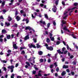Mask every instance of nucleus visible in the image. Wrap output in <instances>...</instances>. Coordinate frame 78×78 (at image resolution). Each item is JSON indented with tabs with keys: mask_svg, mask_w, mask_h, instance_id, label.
Returning <instances> with one entry per match:
<instances>
[{
	"mask_svg": "<svg viewBox=\"0 0 78 78\" xmlns=\"http://www.w3.org/2000/svg\"><path fill=\"white\" fill-rule=\"evenodd\" d=\"M58 2H59V0H57L55 2V3L54 4V7L52 9V10L54 12H56V10H57V8L56 6L58 5Z\"/></svg>",
	"mask_w": 78,
	"mask_h": 78,
	"instance_id": "nucleus-1",
	"label": "nucleus"
},
{
	"mask_svg": "<svg viewBox=\"0 0 78 78\" xmlns=\"http://www.w3.org/2000/svg\"><path fill=\"white\" fill-rule=\"evenodd\" d=\"M45 46L46 47V48L48 50H49L50 51H52L53 50V48L52 47H49L47 44H45Z\"/></svg>",
	"mask_w": 78,
	"mask_h": 78,
	"instance_id": "nucleus-2",
	"label": "nucleus"
},
{
	"mask_svg": "<svg viewBox=\"0 0 78 78\" xmlns=\"http://www.w3.org/2000/svg\"><path fill=\"white\" fill-rule=\"evenodd\" d=\"M78 9V8L76 7L72 8V9H68V11H69V13H70V12H73V10H74V9Z\"/></svg>",
	"mask_w": 78,
	"mask_h": 78,
	"instance_id": "nucleus-3",
	"label": "nucleus"
},
{
	"mask_svg": "<svg viewBox=\"0 0 78 78\" xmlns=\"http://www.w3.org/2000/svg\"><path fill=\"white\" fill-rule=\"evenodd\" d=\"M67 12H64V15L63 16V18L64 19H66V17H67V15H66V14H67Z\"/></svg>",
	"mask_w": 78,
	"mask_h": 78,
	"instance_id": "nucleus-4",
	"label": "nucleus"
},
{
	"mask_svg": "<svg viewBox=\"0 0 78 78\" xmlns=\"http://www.w3.org/2000/svg\"><path fill=\"white\" fill-rule=\"evenodd\" d=\"M28 46L30 48H32V47H33V48H36V47L35 45L31 44H29Z\"/></svg>",
	"mask_w": 78,
	"mask_h": 78,
	"instance_id": "nucleus-5",
	"label": "nucleus"
},
{
	"mask_svg": "<svg viewBox=\"0 0 78 78\" xmlns=\"http://www.w3.org/2000/svg\"><path fill=\"white\" fill-rule=\"evenodd\" d=\"M44 16L45 18V19H46L47 20H50V19H51V18H48V15H47V14H44Z\"/></svg>",
	"mask_w": 78,
	"mask_h": 78,
	"instance_id": "nucleus-6",
	"label": "nucleus"
},
{
	"mask_svg": "<svg viewBox=\"0 0 78 78\" xmlns=\"http://www.w3.org/2000/svg\"><path fill=\"white\" fill-rule=\"evenodd\" d=\"M14 68V66H10L8 67V69H13Z\"/></svg>",
	"mask_w": 78,
	"mask_h": 78,
	"instance_id": "nucleus-7",
	"label": "nucleus"
},
{
	"mask_svg": "<svg viewBox=\"0 0 78 78\" xmlns=\"http://www.w3.org/2000/svg\"><path fill=\"white\" fill-rule=\"evenodd\" d=\"M13 47H14V48L15 49H17V46H16V44H15V42H13Z\"/></svg>",
	"mask_w": 78,
	"mask_h": 78,
	"instance_id": "nucleus-8",
	"label": "nucleus"
},
{
	"mask_svg": "<svg viewBox=\"0 0 78 78\" xmlns=\"http://www.w3.org/2000/svg\"><path fill=\"white\" fill-rule=\"evenodd\" d=\"M40 24L41 26H42V25H41V23H42L43 25H46V23L45 22V21H40Z\"/></svg>",
	"mask_w": 78,
	"mask_h": 78,
	"instance_id": "nucleus-9",
	"label": "nucleus"
},
{
	"mask_svg": "<svg viewBox=\"0 0 78 78\" xmlns=\"http://www.w3.org/2000/svg\"><path fill=\"white\" fill-rule=\"evenodd\" d=\"M29 38H30V37H29V35H28L26 36L24 38V40H25V41H27V39H29Z\"/></svg>",
	"mask_w": 78,
	"mask_h": 78,
	"instance_id": "nucleus-10",
	"label": "nucleus"
},
{
	"mask_svg": "<svg viewBox=\"0 0 78 78\" xmlns=\"http://www.w3.org/2000/svg\"><path fill=\"white\" fill-rule=\"evenodd\" d=\"M8 20H9V22H11V20H12V18H11V17H10V16H9L8 17Z\"/></svg>",
	"mask_w": 78,
	"mask_h": 78,
	"instance_id": "nucleus-11",
	"label": "nucleus"
},
{
	"mask_svg": "<svg viewBox=\"0 0 78 78\" xmlns=\"http://www.w3.org/2000/svg\"><path fill=\"white\" fill-rule=\"evenodd\" d=\"M16 19L17 21H19L21 19L20 17H19V16H17Z\"/></svg>",
	"mask_w": 78,
	"mask_h": 78,
	"instance_id": "nucleus-12",
	"label": "nucleus"
},
{
	"mask_svg": "<svg viewBox=\"0 0 78 78\" xmlns=\"http://www.w3.org/2000/svg\"><path fill=\"white\" fill-rule=\"evenodd\" d=\"M5 25L7 27H9L10 25V23H7V22H5Z\"/></svg>",
	"mask_w": 78,
	"mask_h": 78,
	"instance_id": "nucleus-13",
	"label": "nucleus"
},
{
	"mask_svg": "<svg viewBox=\"0 0 78 78\" xmlns=\"http://www.w3.org/2000/svg\"><path fill=\"white\" fill-rule=\"evenodd\" d=\"M57 51H58V53L61 55V54H63V52H61L60 50H57Z\"/></svg>",
	"mask_w": 78,
	"mask_h": 78,
	"instance_id": "nucleus-14",
	"label": "nucleus"
},
{
	"mask_svg": "<svg viewBox=\"0 0 78 78\" xmlns=\"http://www.w3.org/2000/svg\"><path fill=\"white\" fill-rule=\"evenodd\" d=\"M25 30H31V28H30V27H26V29Z\"/></svg>",
	"mask_w": 78,
	"mask_h": 78,
	"instance_id": "nucleus-15",
	"label": "nucleus"
},
{
	"mask_svg": "<svg viewBox=\"0 0 78 78\" xmlns=\"http://www.w3.org/2000/svg\"><path fill=\"white\" fill-rule=\"evenodd\" d=\"M68 67H69V66L67 65H64L63 67V68L64 69H66L67 68H68Z\"/></svg>",
	"mask_w": 78,
	"mask_h": 78,
	"instance_id": "nucleus-16",
	"label": "nucleus"
},
{
	"mask_svg": "<svg viewBox=\"0 0 78 78\" xmlns=\"http://www.w3.org/2000/svg\"><path fill=\"white\" fill-rule=\"evenodd\" d=\"M61 75H62V76H64V75H66V72L63 71Z\"/></svg>",
	"mask_w": 78,
	"mask_h": 78,
	"instance_id": "nucleus-17",
	"label": "nucleus"
},
{
	"mask_svg": "<svg viewBox=\"0 0 78 78\" xmlns=\"http://www.w3.org/2000/svg\"><path fill=\"white\" fill-rule=\"evenodd\" d=\"M63 30H68L67 29V27H66V26H65L63 28Z\"/></svg>",
	"mask_w": 78,
	"mask_h": 78,
	"instance_id": "nucleus-18",
	"label": "nucleus"
},
{
	"mask_svg": "<svg viewBox=\"0 0 78 78\" xmlns=\"http://www.w3.org/2000/svg\"><path fill=\"white\" fill-rule=\"evenodd\" d=\"M2 33H6V31L5 30H2Z\"/></svg>",
	"mask_w": 78,
	"mask_h": 78,
	"instance_id": "nucleus-19",
	"label": "nucleus"
},
{
	"mask_svg": "<svg viewBox=\"0 0 78 78\" xmlns=\"http://www.w3.org/2000/svg\"><path fill=\"white\" fill-rule=\"evenodd\" d=\"M11 37V35H9L7 36V38L8 39H9Z\"/></svg>",
	"mask_w": 78,
	"mask_h": 78,
	"instance_id": "nucleus-20",
	"label": "nucleus"
},
{
	"mask_svg": "<svg viewBox=\"0 0 78 78\" xmlns=\"http://www.w3.org/2000/svg\"><path fill=\"white\" fill-rule=\"evenodd\" d=\"M26 63L27 65H28V66H30V64L29 62H27Z\"/></svg>",
	"mask_w": 78,
	"mask_h": 78,
	"instance_id": "nucleus-21",
	"label": "nucleus"
},
{
	"mask_svg": "<svg viewBox=\"0 0 78 78\" xmlns=\"http://www.w3.org/2000/svg\"><path fill=\"white\" fill-rule=\"evenodd\" d=\"M38 53L40 55H42V51H39Z\"/></svg>",
	"mask_w": 78,
	"mask_h": 78,
	"instance_id": "nucleus-22",
	"label": "nucleus"
},
{
	"mask_svg": "<svg viewBox=\"0 0 78 78\" xmlns=\"http://www.w3.org/2000/svg\"><path fill=\"white\" fill-rule=\"evenodd\" d=\"M36 71L33 70L32 71V74L34 75H35V74H36Z\"/></svg>",
	"mask_w": 78,
	"mask_h": 78,
	"instance_id": "nucleus-23",
	"label": "nucleus"
},
{
	"mask_svg": "<svg viewBox=\"0 0 78 78\" xmlns=\"http://www.w3.org/2000/svg\"><path fill=\"white\" fill-rule=\"evenodd\" d=\"M39 61L41 62H43L44 61V59H43L42 58H41L40 59Z\"/></svg>",
	"mask_w": 78,
	"mask_h": 78,
	"instance_id": "nucleus-24",
	"label": "nucleus"
},
{
	"mask_svg": "<svg viewBox=\"0 0 78 78\" xmlns=\"http://www.w3.org/2000/svg\"><path fill=\"white\" fill-rule=\"evenodd\" d=\"M50 38L51 40V41H54L55 40V38L54 37H50Z\"/></svg>",
	"mask_w": 78,
	"mask_h": 78,
	"instance_id": "nucleus-25",
	"label": "nucleus"
},
{
	"mask_svg": "<svg viewBox=\"0 0 78 78\" xmlns=\"http://www.w3.org/2000/svg\"><path fill=\"white\" fill-rule=\"evenodd\" d=\"M5 2H3L2 3V6H3L4 5H5Z\"/></svg>",
	"mask_w": 78,
	"mask_h": 78,
	"instance_id": "nucleus-26",
	"label": "nucleus"
},
{
	"mask_svg": "<svg viewBox=\"0 0 78 78\" xmlns=\"http://www.w3.org/2000/svg\"><path fill=\"white\" fill-rule=\"evenodd\" d=\"M40 47V45H39V44H37V48H39Z\"/></svg>",
	"mask_w": 78,
	"mask_h": 78,
	"instance_id": "nucleus-27",
	"label": "nucleus"
},
{
	"mask_svg": "<svg viewBox=\"0 0 78 78\" xmlns=\"http://www.w3.org/2000/svg\"><path fill=\"white\" fill-rule=\"evenodd\" d=\"M2 62L3 63H6L7 62V61L6 60L2 61Z\"/></svg>",
	"mask_w": 78,
	"mask_h": 78,
	"instance_id": "nucleus-28",
	"label": "nucleus"
},
{
	"mask_svg": "<svg viewBox=\"0 0 78 78\" xmlns=\"http://www.w3.org/2000/svg\"><path fill=\"white\" fill-rule=\"evenodd\" d=\"M62 23L63 24H65V23H66V22L64 21V20H62Z\"/></svg>",
	"mask_w": 78,
	"mask_h": 78,
	"instance_id": "nucleus-29",
	"label": "nucleus"
},
{
	"mask_svg": "<svg viewBox=\"0 0 78 78\" xmlns=\"http://www.w3.org/2000/svg\"><path fill=\"white\" fill-rule=\"evenodd\" d=\"M14 74H12V76H11V78H14Z\"/></svg>",
	"mask_w": 78,
	"mask_h": 78,
	"instance_id": "nucleus-30",
	"label": "nucleus"
},
{
	"mask_svg": "<svg viewBox=\"0 0 78 78\" xmlns=\"http://www.w3.org/2000/svg\"><path fill=\"white\" fill-rule=\"evenodd\" d=\"M50 23H48L47 25L48 28L49 27H50Z\"/></svg>",
	"mask_w": 78,
	"mask_h": 78,
	"instance_id": "nucleus-31",
	"label": "nucleus"
},
{
	"mask_svg": "<svg viewBox=\"0 0 78 78\" xmlns=\"http://www.w3.org/2000/svg\"><path fill=\"white\" fill-rule=\"evenodd\" d=\"M25 21H26V23H28V22H29V20L26 19L25 20Z\"/></svg>",
	"mask_w": 78,
	"mask_h": 78,
	"instance_id": "nucleus-32",
	"label": "nucleus"
},
{
	"mask_svg": "<svg viewBox=\"0 0 78 78\" xmlns=\"http://www.w3.org/2000/svg\"><path fill=\"white\" fill-rule=\"evenodd\" d=\"M47 42H49L50 39L48 38H47L46 41Z\"/></svg>",
	"mask_w": 78,
	"mask_h": 78,
	"instance_id": "nucleus-33",
	"label": "nucleus"
},
{
	"mask_svg": "<svg viewBox=\"0 0 78 78\" xmlns=\"http://www.w3.org/2000/svg\"><path fill=\"white\" fill-rule=\"evenodd\" d=\"M65 50H66V48L64 47L63 48H62V51H64Z\"/></svg>",
	"mask_w": 78,
	"mask_h": 78,
	"instance_id": "nucleus-34",
	"label": "nucleus"
},
{
	"mask_svg": "<svg viewBox=\"0 0 78 78\" xmlns=\"http://www.w3.org/2000/svg\"><path fill=\"white\" fill-rule=\"evenodd\" d=\"M23 48H27L26 47H24L23 48H20V50H22V49Z\"/></svg>",
	"mask_w": 78,
	"mask_h": 78,
	"instance_id": "nucleus-35",
	"label": "nucleus"
},
{
	"mask_svg": "<svg viewBox=\"0 0 78 78\" xmlns=\"http://www.w3.org/2000/svg\"><path fill=\"white\" fill-rule=\"evenodd\" d=\"M17 27V24H15L14 26H12V27Z\"/></svg>",
	"mask_w": 78,
	"mask_h": 78,
	"instance_id": "nucleus-36",
	"label": "nucleus"
},
{
	"mask_svg": "<svg viewBox=\"0 0 78 78\" xmlns=\"http://www.w3.org/2000/svg\"><path fill=\"white\" fill-rule=\"evenodd\" d=\"M52 33H49L50 36H51V37H52V36H53V34H52Z\"/></svg>",
	"mask_w": 78,
	"mask_h": 78,
	"instance_id": "nucleus-37",
	"label": "nucleus"
},
{
	"mask_svg": "<svg viewBox=\"0 0 78 78\" xmlns=\"http://www.w3.org/2000/svg\"><path fill=\"white\" fill-rule=\"evenodd\" d=\"M60 44V42L59 41H58L56 42V44L57 45H59Z\"/></svg>",
	"mask_w": 78,
	"mask_h": 78,
	"instance_id": "nucleus-38",
	"label": "nucleus"
},
{
	"mask_svg": "<svg viewBox=\"0 0 78 78\" xmlns=\"http://www.w3.org/2000/svg\"><path fill=\"white\" fill-rule=\"evenodd\" d=\"M74 6H77L78 5V3H75L74 4Z\"/></svg>",
	"mask_w": 78,
	"mask_h": 78,
	"instance_id": "nucleus-39",
	"label": "nucleus"
},
{
	"mask_svg": "<svg viewBox=\"0 0 78 78\" xmlns=\"http://www.w3.org/2000/svg\"><path fill=\"white\" fill-rule=\"evenodd\" d=\"M53 24L54 26H56V22H55V21H54L53 22Z\"/></svg>",
	"mask_w": 78,
	"mask_h": 78,
	"instance_id": "nucleus-40",
	"label": "nucleus"
},
{
	"mask_svg": "<svg viewBox=\"0 0 78 78\" xmlns=\"http://www.w3.org/2000/svg\"><path fill=\"white\" fill-rule=\"evenodd\" d=\"M59 70V67H58L56 69V71H57V72H58Z\"/></svg>",
	"mask_w": 78,
	"mask_h": 78,
	"instance_id": "nucleus-41",
	"label": "nucleus"
},
{
	"mask_svg": "<svg viewBox=\"0 0 78 78\" xmlns=\"http://www.w3.org/2000/svg\"><path fill=\"white\" fill-rule=\"evenodd\" d=\"M53 65H51L50 66V68L51 69L53 68Z\"/></svg>",
	"mask_w": 78,
	"mask_h": 78,
	"instance_id": "nucleus-42",
	"label": "nucleus"
},
{
	"mask_svg": "<svg viewBox=\"0 0 78 78\" xmlns=\"http://www.w3.org/2000/svg\"><path fill=\"white\" fill-rule=\"evenodd\" d=\"M32 17L33 19L35 18V16H34L33 14H32Z\"/></svg>",
	"mask_w": 78,
	"mask_h": 78,
	"instance_id": "nucleus-43",
	"label": "nucleus"
},
{
	"mask_svg": "<svg viewBox=\"0 0 78 78\" xmlns=\"http://www.w3.org/2000/svg\"><path fill=\"white\" fill-rule=\"evenodd\" d=\"M21 54H22L23 55L25 54V51H23L21 52Z\"/></svg>",
	"mask_w": 78,
	"mask_h": 78,
	"instance_id": "nucleus-44",
	"label": "nucleus"
},
{
	"mask_svg": "<svg viewBox=\"0 0 78 78\" xmlns=\"http://www.w3.org/2000/svg\"><path fill=\"white\" fill-rule=\"evenodd\" d=\"M0 19H4L3 17V16H0Z\"/></svg>",
	"mask_w": 78,
	"mask_h": 78,
	"instance_id": "nucleus-45",
	"label": "nucleus"
},
{
	"mask_svg": "<svg viewBox=\"0 0 78 78\" xmlns=\"http://www.w3.org/2000/svg\"><path fill=\"white\" fill-rule=\"evenodd\" d=\"M33 40L34 41V42L36 43L37 42L36 40L34 39H33Z\"/></svg>",
	"mask_w": 78,
	"mask_h": 78,
	"instance_id": "nucleus-46",
	"label": "nucleus"
},
{
	"mask_svg": "<svg viewBox=\"0 0 78 78\" xmlns=\"http://www.w3.org/2000/svg\"><path fill=\"white\" fill-rule=\"evenodd\" d=\"M66 46H67V50H69V45H66Z\"/></svg>",
	"mask_w": 78,
	"mask_h": 78,
	"instance_id": "nucleus-47",
	"label": "nucleus"
},
{
	"mask_svg": "<svg viewBox=\"0 0 78 78\" xmlns=\"http://www.w3.org/2000/svg\"><path fill=\"white\" fill-rule=\"evenodd\" d=\"M62 5H65V2L64 1H62Z\"/></svg>",
	"mask_w": 78,
	"mask_h": 78,
	"instance_id": "nucleus-48",
	"label": "nucleus"
},
{
	"mask_svg": "<svg viewBox=\"0 0 78 78\" xmlns=\"http://www.w3.org/2000/svg\"><path fill=\"white\" fill-rule=\"evenodd\" d=\"M8 53H11V50H8L7 51Z\"/></svg>",
	"mask_w": 78,
	"mask_h": 78,
	"instance_id": "nucleus-49",
	"label": "nucleus"
},
{
	"mask_svg": "<svg viewBox=\"0 0 78 78\" xmlns=\"http://www.w3.org/2000/svg\"><path fill=\"white\" fill-rule=\"evenodd\" d=\"M71 74L73 75H74L75 74V73H74V72H71Z\"/></svg>",
	"mask_w": 78,
	"mask_h": 78,
	"instance_id": "nucleus-50",
	"label": "nucleus"
},
{
	"mask_svg": "<svg viewBox=\"0 0 78 78\" xmlns=\"http://www.w3.org/2000/svg\"><path fill=\"white\" fill-rule=\"evenodd\" d=\"M18 14V12H17V11H16L15 13L16 16H17Z\"/></svg>",
	"mask_w": 78,
	"mask_h": 78,
	"instance_id": "nucleus-51",
	"label": "nucleus"
},
{
	"mask_svg": "<svg viewBox=\"0 0 78 78\" xmlns=\"http://www.w3.org/2000/svg\"><path fill=\"white\" fill-rule=\"evenodd\" d=\"M20 13H21V14H23V13L24 12H23V10H21L20 11Z\"/></svg>",
	"mask_w": 78,
	"mask_h": 78,
	"instance_id": "nucleus-52",
	"label": "nucleus"
},
{
	"mask_svg": "<svg viewBox=\"0 0 78 78\" xmlns=\"http://www.w3.org/2000/svg\"><path fill=\"white\" fill-rule=\"evenodd\" d=\"M38 76H42V75H41V73H39L38 74V75H37Z\"/></svg>",
	"mask_w": 78,
	"mask_h": 78,
	"instance_id": "nucleus-53",
	"label": "nucleus"
},
{
	"mask_svg": "<svg viewBox=\"0 0 78 78\" xmlns=\"http://www.w3.org/2000/svg\"><path fill=\"white\" fill-rule=\"evenodd\" d=\"M73 64H74V65H75V64H76V62H73Z\"/></svg>",
	"mask_w": 78,
	"mask_h": 78,
	"instance_id": "nucleus-54",
	"label": "nucleus"
},
{
	"mask_svg": "<svg viewBox=\"0 0 78 78\" xmlns=\"http://www.w3.org/2000/svg\"><path fill=\"white\" fill-rule=\"evenodd\" d=\"M0 41H1V42H3V39H2V38L0 39Z\"/></svg>",
	"mask_w": 78,
	"mask_h": 78,
	"instance_id": "nucleus-55",
	"label": "nucleus"
},
{
	"mask_svg": "<svg viewBox=\"0 0 78 78\" xmlns=\"http://www.w3.org/2000/svg\"><path fill=\"white\" fill-rule=\"evenodd\" d=\"M48 62H51V60L50 59H48Z\"/></svg>",
	"mask_w": 78,
	"mask_h": 78,
	"instance_id": "nucleus-56",
	"label": "nucleus"
},
{
	"mask_svg": "<svg viewBox=\"0 0 78 78\" xmlns=\"http://www.w3.org/2000/svg\"><path fill=\"white\" fill-rule=\"evenodd\" d=\"M54 64L55 66H58V65H57V63L56 62L54 63Z\"/></svg>",
	"mask_w": 78,
	"mask_h": 78,
	"instance_id": "nucleus-57",
	"label": "nucleus"
},
{
	"mask_svg": "<svg viewBox=\"0 0 78 78\" xmlns=\"http://www.w3.org/2000/svg\"><path fill=\"white\" fill-rule=\"evenodd\" d=\"M73 58V55H71L70 56V58L71 59H72Z\"/></svg>",
	"mask_w": 78,
	"mask_h": 78,
	"instance_id": "nucleus-58",
	"label": "nucleus"
},
{
	"mask_svg": "<svg viewBox=\"0 0 78 78\" xmlns=\"http://www.w3.org/2000/svg\"><path fill=\"white\" fill-rule=\"evenodd\" d=\"M10 62L11 64H12V62H13V60L11 59L10 60Z\"/></svg>",
	"mask_w": 78,
	"mask_h": 78,
	"instance_id": "nucleus-59",
	"label": "nucleus"
},
{
	"mask_svg": "<svg viewBox=\"0 0 78 78\" xmlns=\"http://www.w3.org/2000/svg\"><path fill=\"white\" fill-rule=\"evenodd\" d=\"M3 37V35H2L0 36V38H2V37Z\"/></svg>",
	"mask_w": 78,
	"mask_h": 78,
	"instance_id": "nucleus-60",
	"label": "nucleus"
},
{
	"mask_svg": "<svg viewBox=\"0 0 78 78\" xmlns=\"http://www.w3.org/2000/svg\"><path fill=\"white\" fill-rule=\"evenodd\" d=\"M67 51H65L64 52V54H66V53H67Z\"/></svg>",
	"mask_w": 78,
	"mask_h": 78,
	"instance_id": "nucleus-61",
	"label": "nucleus"
},
{
	"mask_svg": "<svg viewBox=\"0 0 78 78\" xmlns=\"http://www.w3.org/2000/svg\"><path fill=\"white\" fill-rule=\"evenodd\" d=\"M73 38H74V39H76L77 38L76 37V36H73Z\"/></svg>",
	"mask_w": 78,
	"mask_h": 78,
	"instance_id": "nucleus-62",
	"label": "nucleus"
},
{
	"mask_svg": "<svg viewBox=\"0 0 78 78\" xmlns=\"http://www.w3.org/2000/svg\"><path fill=\"white\" fill-rule=\"evenodd\" d=\"M16 78H21V76H18L16 77Z\"/></svg>",
	"mask_w": 78,
	"mask_h": 78,
	"instance_id": "nucleus-63",
	"label": "nucleus"
},
{
	"mask_svg": "<svg viewBox=\"0 0 78 78\" xmlns=\"http://www.w3.org/2000/svg\"><path fill=\"white\" fill-rule=\"evenodd\" d=\"M36 12H39V10L37 9L36 10Z\"/></svg>",
	"mask_w": 78,
	"mask_h": 78,
	"instance_id": "nucleus-64",
	"label": "nucleus"
}]
</instances>
